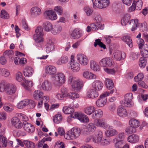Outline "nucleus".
Returning a JSON list of instances; mask_svg holds the SVG:
<instances>
[{
	"label": "nucleus",
	"instance_id": "nucleus-1",
	"mask_svg": "<svg viewBox=\"0 0 148 148\" xmlns=\"http://www.w3.org/2000/svg\"><path fill=\"white\" fill-rule=\"evenodd\" d=\"M69 82L71 84L72 88L75 91L79 90L83 87V82L79 79L76 80L74 78H70Z\"/></svg>",
	"mask_w": 148,
	"mask_h": 148
},
{
	"label": "nucleus",
	"instance_id": "nucleus-2",
	"mask_svg": "<svg viewBox=\"0 0 148 148\" xmlns=\"http://www.w3.org/2000/svg\"><path fill=\"white\" fill-rule=\"evenodd\" d=\"M80 130L77 128H74L72 129L71 131H68L66 134L67 136L66 138H70L73 139L78 137L80 135Z\"/></svg>",
	"mask_w": 148,
	"mask_h": 148
},
{
	"label": "nucleus",
	"instance_id": "nucleus-3",
	"mask_svg": "<svg viewBox=\"0 0 148 148\" xmlns=\"http://www.w3.org/2000/svg\"><path fill=\"white\" fill-rule=\"evenodd\" d=\"M110 4L109 0H95L93 5L96 7L101 9L106 8Z\"/></svg>",
	"mask_w": 148,
	"mask_h": 148
},
{
	"label": "nucleus",
	"instance_id": "nucleus-4",
	"mask_svg": "<svg viewBox=\"0 0 148 148\" xmlns=\"http://www.w3.org/2000/svg\"><path fill=\"white\" fill-rule=\"evenodd\" d=\"M109 95V93L108 92H105L100 96V98L98 100L96 104L97 106L99 107H102L104 106L106 103V99L105 98Z\"/></svg>",
	"mask_w": 148,
	"mask_h": 148
},
{
	"label": "nucleus",
	"instance_id": "nucleus-5",
	"mask_svg": "<svg viewBox=\"0 0 148 148\" xmlns=\"http://www.w3.org/2000/svg\"><path fill=\"white\" fill-rule=\"evenodd\" d=\"M73 115L74 116H73V118H77L81 122H87L89 121L88 117L81 113L76 112L73 113Z\"/></svg>",
	"mask_w": 148,
	"mask_h": 148
},
{
	"label": "nucleus",
	"instance_id": "nucleus-6",
	"mask_svg": "<svg viewBox=\"0 0 148 148\" xmlns=\"http://www.w3.org/2000/svg\"><path fill=\"white\" fill-rule=\"evenodd\" d=\"M132 94L131 93H127L125 95L124 101V103L125 106L130 107L132 106L133 103L132 100Z\"/></svg>",
	"mask_w": 148,
	"mask_h": 148
},
{
	"label": "nucleus",
	"instance_id": "nucleus-7",
	"mask_svg": "<svg viewBox=\"0 0 148 148\" xmlns=\"http://www.w3.org/2000/svg\"><path fill=\"white\" fill-rule=\"evenodd\" d=\"M77 58L78 61L82 65H86L88 63L87 57L83 54H78L77 56Z\"/></svg>",
	"mask_w": 148,
	"mask_h": 148
},
{
	"label": "nucleus",
	"instance_id": "nucleus-8",
	"mask_svg": "<svg viewBox=\"0 0 148 148\" xmlns=\"http://www.w3.org/2000/svg\"><path fill=\"white\" fill-rule=\"evenodd\" d=\"M29 104H32V108H34L35 106V103L34 101L32 100L30 101L28 99H25L19 102L18 105V108L21 109Z\"/></svg>",
	"mask_w": 148,
	"mask_h": 148
},
{
	"label": "nucleus",
	"instance_id": "nucleus-9",
	"mask_svg": "<svg viewBox=\"0 0 148 148\" xmlns=\"http://www.w3.org/2000/svg\"><path fill=\"white\" fill-rule=\"evenodd\" d=\"M113 63V60L110 58H103L99 62L100 64L103 66H110L112 65Z\"/></svg>",
	"mask_w": 148,
	"mask_h": 148
},
{
	"label": "nucleus",
	"instance_id": "nucleus-10",
	"mask_svg": "<svg viewBox=\"0 0 148 148\" xmlns=\"http://www.w3.org/2000/svg\"><path fill=\"white\" fill-rule=\"evenodd\" d=\"M23 128L25 130L29 133H33L35 130V128L33 125L27 122H23Z\"/></svg>",
	"mask_w": 148,
	"mask_h": 148
},
{
	"label": "nucleus",
	"instance_id": "nucleus-11",
	"mask_svg": "<svg viewBox=\"0 0 148 148\" xmlns=\"http://www.w3.org/2000/svg\"><path fill=\"white\" fill-rule=\"evenodd\" d=\"M43 93L40 90L35 91L33 94L34 97L37 100H39L40 98L42 97V99L44 100L45 99L47 101L49 100V98L47 96L43 97Z\"/></svg>",
	"mask_w": 148,
	"mask_h": 148
},
{
	"label": "nucleus",
	"instance_id": "nucleus-12",
	"mask_svg": "<svg viewBox=\"0 0 148 148\" xmlns=\"http://www.w3.org/2000/svg\"><path fill=\"white\" fill-rule=\"evenodd\" d=\"M12 125L17 129L21 128L22 127V124L20 119L16 117H14L11 119Z\"/></svg>",
	"mask_w": 148,
	"mask_h": 148
},
{
	"label": "nucleus",
	"instance_id": "nucleus-13",
	"mask_svg": "<svg viewBox=\"0 0 148 148\" xmlns=\"http://www.w3.org/2000/svg\"><path fill=\"white\" fill-rule=\"evenodd\" d=\"M44 15L48 18L53 20L56 19L57 16L56 13L52 10H47L44 13Z\"/></svg>",
	"mask_w": 148,
	"mask_h": 148
},
{
	"label": "nucleus",
	"instance_id": "nucleus-14",
	"mask_svg": "<svg viewBox=\"0 0 148 148\" xmlns=\"http://www.w3.org/2000/svg\"><path fill=\"white\" fill-rule=\"evenodd\" d=\"M41 88L44 90L49 91L52 88V85L51 83L48 80H45L42 84Z\"/></svg>",
	"mask_w": 148,
	"mask_h": 148
},
{
	"label": "nucleus",
	"instance_id": "nucleus-15",
	"mask_svg": "<svg viewBox=\"0 0 148 148\" xmlns=\"http://www.w3.org/2000/svg\"><path fill=\"white\" fill-rule=\"evenodd\" d=\"M55 80L58 83H64L65 81V78L64 75L62 73H58L55 76Z\"/></svg>",
	"mask_w": 148,
	"mask_h": 148
},
{
	"label": "nucleus",
	"instance_id": "nucleus-16",
	"mask_svg": "<svg viewBox=\"0 0 148 148\" xmlns=\"http://www.w3.org/2000/svg\"><path fill=\"white\" fill-rule=\"evenodd\" d=\"M102 137V133L100 130H97L95 133V136L93 138V141L96 143H100Z\"/></svg>",
	"mask_w": 148,
	"mask_h": 148
},
{
	"label": "nucleus",
	"instance_id": "nucleus-17",
	"mask_svg": "<svg viewBox=\"0 0 148 148\" xmlns=\"http://www.w3.org/2000/svg\"><path fill=\"white\" fill-rule=\"evenodd\" d=\"M117 114L121 117L126 116L127 113L126 109L122 106H119L117 109Z\"/></svg>",
	"mask_w": 148,
	"mask_h": 148
},
{
	"label": "nucleus",
	"instance_id": "nucleus-18",
	"mask_svg": "<svg viewBox=\"0 0 148 148\" xmlns=\"http://www.w3.org/2000/svg\"><path fill=\"white\" fill-rule=\"evenodd\" d=\"M112 57L114 60L119 61L121 60L124 58L122 57L121 52L118 50L116 51L113 53Z\"/></svg>",
	"mask_w": 148,
	"mask_h": 148
},
{
	"label": "nucleus",
	"instance_id": "nucleus-19",
	"mask_svg": "<svg viewBox=\"0 0 148 148\" xmlns=\"http://www.w3.org/2000/svg\"><path fill=\"white\" fill-rule=\"evenodd\" d=\"M103 84L100 81L97 80L95 81L92 84V87L96 90H99L102 89Z\"/></svg>",
	"mask_w": 148,
	"mask_h": 148
},
{
	"label": "nucleus",
	"instance_id": "nucleus-20",
	"mask_svg": "<svg viewBox=\"0 0 148 148\" xmlns=\"http://www.w3.org/2000/svg\"><path fill=\"white\" fill-rule=\"evenodd\" d=\"M102 115L103 112L101 110L99 109L95 110L93 112L92 117L93 119H95L96 120H97L101 117Z\"/></svg>",
	"mask_w": 148,
	"mask_h": 148
},
{
	"label": "nucleus",
	"instance_id": "nucleus-21",
	"mask_svg": "<svg viewBox=\"0 0 148 148\" xmlns=\"http://www.w3.org/2000/svg\"><path fill=\"white\" fill-rule=\"evenodd\" d=\"M122 40L124 42L130 47H132L133 46L132 40L129 36H124L121 38Z\"/></svg>",
	"mask_w": 148,
	"mask_h": 148
},
{
	"label": "nucleus",
	"instance_id": "nucleus-22",
	"mask_svg": "<svg viewBox=\"0 0 148 148\" xmlns=\"http://www.w3.org/2000/svg\"><path fill=\"white\" fill-rule=\"evenodd\" d=\"M23 72L25 76L29 77L32 75L34 71L31 67H27L24 69Z\"/></svg>",
	"mask_w": 148,
	"mask_h": 148
},
{
	"label": "nucleus",
	"instance_id": "nucleus-23",
	"mask_svg": "<svg viewBox=\"0 0 148 148\" xmlns=\"http://www.w3.org/2000/svg\"><path fill=\"white\" fill-rule=\"evenodd\" d=\"M83 75L84 78L89 79H95L96 78L95 75L88 71L84 72L83 73Z\"/></svg>",
	"mask_w": 148,
	"mask_h": 148
},
{
	"label": "nucleus",
	"instance_id": "nucleus-24",
	"mask_svg": "<svg viewBox=\"0 0 148 148\" xmlns=\"http://www.w3.org/2000/svg\"><path fill=\"white\" fill-rule=\"evenodd\" d=\"M96 127L95 125L92 123H89L87 126L86 128L85 131L87 132L86 134H88L90 132H93L96 129Z\"/></svg>",
	"mask_w": 148,
	"mask_h": 148
},
{
	"label": "nucleus",
	"instance_id": "nucleus-25",
	"mask_svg": "<svg viewBox=\"0 0 148 148\" xmlns=\"http://www.w3.org/2000/svg\"><path fill=\"white\" fill-rule=\"evenodd\" d=\"M16 91V88L15 86L13 85L9 86L8 85L5 91L8 95H12Z\"/></svg>",
	"mask_w": 148,
	"mask_h": 148
},
{
	"label": "nucleus",
	"instance_id": "nucleus-26",
	"mask_svg": "<svg viewBox=\"0 0 148 148\" xmlns=\"http://www.w3.org/2000/svg\"><path fill=\"white\" fill-rule=\"evenodd\" d=\"M90 67L91 69L94 71H98L100 70L99 66L94 61H90Z\"/></svg>",
	"mask_w": 148,
	"mask_h": 148
},
{
	"label": "nucleus",
	"instance_id": "nucleus-27",
	"mask_svg": "<svg viewBox=\"0 0 148 148\" xmlns=\"http://www.w3.org/2000/svg\"><path fill=\"white\" fill-rule=\"evenodd\" d=\"M87 95L89 98L93 99L97 97L98 96V94L95 90L92 89L88 92Z\"/></svg>",
	"mask_w": 148,
	"mask_h": 148
},
{
	"label": "nucleus",
	"instance_id": "nucleus-28",
	"mask_svg": "<svg viewBox=\"0 0 148 148\" xmlns=\"http://www.w3.org/2000/svg\"><path fill=\"white\" fill-rule=\"evenodd\" d=\"M139 139V137L137 135L133 134L128 137L127 140L130 143H135L138 141Z\"/></svg>",
	"mask_w": 148,
	"mask_h": 148
},
{
	"label": "nucleus",
	"instance_id": "nucleus-29",
	"mask_svg": "<svg viewBox=\"0 0 148 148\" xmlns=\"http://www.w3.org/2000/svg\"><path fill=\"white\" fill-rule=\"evenodd\" d=\"M129 123L130 126H132L135 128L138 127L140 125L139 122L138 120L134 119L130 120L129 121Z\"/></svg>",
	"mask_w": 148,
	"mask_h": 148
},
{
	"label": "nucleus",
	"instance_id": "nucleus-30",
	"mask_svg": "<svg viewBox=\"0 0 148 148\" xmlns=\"http://www.w3.org/2000/svg\"><path fill=\"white\" fill-rule=\"evenodd\" d=\"M44 29L47 32H49L52 30L53 25L52 24L48 21L45 22L43 23V25Z\"/></svg>",
	"mask_w": 148,
	"mask_h": 148
},
{
	"label": "nucleus",
	"instance_id": "nucleus-31",
	"mask_svg": "<svg viewBox=\"0 0 148 148\" xmlns=\"http://www.w3.org/2000/svg\"><path fill=\"white\" fill-rule=\"evenodd\" d=\"M46 72L48 74L53 75L56 73V68L52 66H49L46 68Z\"/></svg>",
	"mask_w": 148,
	"mask_h": 148
},
{
	"label": "nucleus",
	"instance_id": "nucleus-32",
	"mask_svg": "<svg viewBox=\"0 0 148 148\" xmlns=\"http://www.w3.org/2000/svg\"><path fill=\"white\" fill-rule=\"evenodd\" d=\"M31 14L34 16H36L41 14V10L38 8L35 7L31 9Z\"/></svg>",
	"mask_w": 148,
	"mask_h": 148
},
{
	"label": "nucleus",
	"instance_id": "nucleus-33",
	"mask_svg": "<svg viewBox=\"0 0 148 148\" xmlns=\"http://www.w3.org/2000/svg\"><path fill=\"white\" fill-rule=\"evenodd\" d=\"M130 16L129 14L125 15L121 21V23L123 26H125L129 22L130 18Z\"/></svg>",
	"mask_w": 148,
	"mask_h": 148
},
{
	"label": "nucleus",
	"instance_id": "nucleus-34",
	"mask_svg": "<svg viewBox=\"0 0 148 148\" xmlns=\"http://www.w3.org/2000/svg\"><path fill=\"white\" fill-rule=\"evenodd\" d=\"M129 24L132 27L131 30L132 31H134L138 26V21L137 19H132L130 21Z\"/></svg>",
	"mask_w": 148,
	"mask_h": 148
},
{
	"label": "nucleus",
	"instance_id": "nucleus-35",
	"mask_svg": "<svg viewBox=\"0 0 148 148\" xmlns=\"http://www.w3.org/2000/svg\"><path fill=\"white\" fill-rule=\"evenodd\" d=\"M141 54L143 58L148 57V46L147 45H144V47L141 51Z\"/></svg>",
	"mask_w": 148,
	"mask_h": 148
},
{
	"label": "nucleus",
	"instance_id": "nucleus-36",
	"mask_svg": "<svg viewBox=\"0 0 148 148\" xmlns=\"http://www.w3.org/2000/svg\"><path fill=\"white\" fill-rule=\"evenodd\" d=\"M105 84L107 88L109 90L112 89L114 86L113 81L108 78L106 79Z\"/></svg>",
	"mask_w": 148,
	"mask_h": 148
},
{
	"label": "nucleus",
	"instance_id": "nucleus-37",
	"mask_svg": "<svg viewBox=\"0 0 148 148\" xmlns=\"http://www.w3.org/2000/svg\"><path fill=\"white\" fill-rule=\"evenodd\" d=\"M70 65L71 69L73 71L76 72L79 70L80 65L77 62L70 63Z\"/></svg>",
	"mask_w": 148,
	"mask_h": 148
},
{
	"label": "nucleus",
	"instance_id": "nucleus-38",
	"mask_svg": "<svg viewBox=\"0 0 148 148\" xmlns=\"http://www.w3.org/2000/svg\"><path fill=\"white\" fill-rule=\"evenodd\" d=\"M54 45L51 41H49L47 44L46 47V51L47 53H49L54 49Z\"/></svg>",
	"mask_w": 148,
	"mask_h": 148
},
{
	"label": "nucleus",
	"instance_id": "nucleus-39",
	"mask_svg": "<svg viewBox=\"0 0 148 148\" xmlns=\"http://www.w3.org/2000/svg\"><path fill=\"white\" fill-rule=\"evenodd\" d=\"M95 110V108L94 107L91 106L86 108L84 111L86 114L90 115L92 113L93 114Z\"/></svg>",
	"mask_w": 148,
	"mask_h": 148
},
{
	"label": "nucleus",
	"instance_id": "nucleus-40",
	"mask_svg": "<svg viewBox=\"0 0 148 148\" xmlns=\"http://www.w3.org/2000/svg\"><path fill=\"white\" fill-rule=\"evenodd\" d=\"M8 84H7L6 81L2 80L0 82V92H3L5 91Z\"/></svg>",
	"mask_w": 148,
	"mask_h": 148
},
{
	"label": "nucleus",
	"instance_id": "nucleus-41",
	"mask_svg": "<svg viewBox=\"0 0 148 148\" xmlns=\"http://www.w3.org/2000/svg\"><path fill=\"white\" fill-rule=\"evenodd\" d=\"M62 28L58 24L55 25L52 29V33L53 34H56L60 33L61 31Z\"/></svg>",
	"mask_w": 148,
	"mask_h": 148
},
{
	"label": "nucleus",
	"instance_id": "nucleus-42",
	"mask_svg": "<svg viewBox=\"0 0 148 148\" xmlns=\"http://www.w3.org/2000/svg\"><path fill=\"white\" fill-rule=\"evenodd\" d=\"M101 39H99L95 40L94 43V46L96 47L97 45L101 48H103L104 49H105L106 48V45L101 42Z\"/></svg>",
	"mask_w": 148,
	"mask_h": 148
},
{
	"label": "nucleus",
	"instance_id": "nucleus-43",
	"mask_svg": "<svg viewBox=\"0 0 148 148\" xmlns=\"http://www.w3.org/2000/svg\"><path fill=\"white\" fill-rule=\"evenodd\" d=\"M97 125L103 127H106L107 125L104 120L102 119L95 120Z\"/></svg>",
	"mask_w": 148,
	"mask_h": 148
},
{
	"label": "nucleus",
	"instance_id": "nucleus-44",
	"mask_svg": "<svg viewBox=\"0 0 148 148\" xmlns=\"http://www.w3.org/2000/svg\"><path fill=\"white\" fill-rule=\"evenodd\" d=\"M71 35L74 39H77L81 36L79 32L76 29H74Z\"/></svg>",
	"mask_w": 148,
	"mask_h": 148
},
{
	"label": "nucleus",
	"instance_id": "nucleus-45",
	"mask_svg": "<svg viewBox=\"0 0 148 148\" xmlns=\"http://www.w3.org/2000/svg\"><path fill=\"white\" fill-rule=\"evenodd\" d=\"M43 34H36L34 36V38L35 41L37 43H39L43 41L42 36Z\"/></svg>",
	"mask_w": 148,
	"mask_h": 148
},
{
	"label": "nucleus",
	"instance_id": "nucleus-46",
	"mask_svg": "<svg viewBox=\"0 0 148 148\" xmlns=\"http://www.w3.org/2000/svg\"><path fill=\"white\" fill-rule=\"evenodd\" d=\"M63 111L66 114H71L74 112V109L72 108L65 106L63 107Z\"/></svg>",
	"mask_w": 148,
	"mask_h": 148
},
{
	"label": "nucleus",
	"instance_id": "nucleus-47",
	"mask_svg": "<svg viewBox=\"0 0 148 148\" xmlns=\"http://www.w3.org/2000/svg\"><path fill=\"white\" fill-rule=\"evenodd\" d=\"M106 135L108 136H112L117 135L118 132L116 130L113 129L106 131Z\"/></svg>",
	"mask_w": 148,
	"mask_h": 148
},
{
	"label": "nucleus",
	"instance_id": "nucleus-48",
	"mask_svg": "<svg viewBox=\"0 0 148 148\" xmlns=\"http://www.w3.org/2000/svg\"><path fill=\"white\" fill-rule=\"evenodd\" d=\"M147 62L146 58L141 57L139 59V65L140 67L144 68Z\"/></svg>",
	"mask_w": 148,
	"mask_h": 148
},
{
	"label": "nucleus",
	"instance_id": "nucleus-49",
	"mask_svg": "<svg viewBox=\"0 0 148 148\" xmlns=\"http://www.w3.org/2000/svg\"><path fill=\"white\" fill-rule=\"evenodd\" d=\"M7 144V141L6 138L3 136L0 135V147H1V145L3 147H5Z\"/></svg>",
	"mask_w": 148,
	"mask_h": 148
},
{
	"label": "nucleus",
	"instance_id": "nucleus-50",
	"mask_svg": "<svg viewBox=\"0 0 148 148\" xmlns=\"http://www.w3.org/2000/svg\"><path fill=\"white\" fill-rule=\"evenodd\" d=\"M62 119V115L60 114H56L53 118L54 122L56 123H60Z\"/></svg>",
	"mask_w": 148,
	"mask_h": 148
},
{
	"label": "nucleus",
	"instance_id": "nucleus-51",
	"mask_svg": "<svg viewBox=\"0 0 148 148\" xmlns=\"http://www.w3.org/2000/svg\"><path fill=\"white\" fill-rule=\"evenodd\" d=\"M24 144L25 145L29 148H34L35 147V144L32 142L27 140L25 141Z\"/></svg>",
	"mask_w": 148,
	"mask_h": 148
},
{
	"label": "nucleus",
	"instance_id": "nucleus-52",
	"mask_svg": "<svg viewBox=\"0 0 148 148\" xmlns=\"http://www.w3.org/2000/svg\"><path fill=\"white\" fill-rule=\"evenodd\" d=\"M125 131L127 133L131 134L135 132L136 131V130L134 127L130 126V127H127Z\"/></svg>",
	"mask_w": 148,
	"mask_h": 148
},
{
	"label": "nucleus",
	"instance_id": "nucleus-53",
	"mask_svg": "<svg viewBox=\"0 0 148 148\" xmlns=\"http://www.w3.org/2000/svg\"><path fill=\"white\" fill-rule=\"evenodd\" d=\"M84 10L88 16L91 15L93 11V10L91 8L88 6L85 7Z\"/></svg>",
	"mask_w": 148,
	"mask_h": 148
},
{
	"label": "nucleus",
	"instance_id": "nucleus-54",
	"mask_svg": "<svg viewBox=\"0 0 148 148\" xmlns=\"http://www.w3.org/2000/svg\"><path fill=\"white\" fill-rule=\"evenodd\" d=\"M0 17L1 18L9 19V16L7 12L4 10H2L1 12Z\"/></svg>",
	"mask_w": 148,
	"mask_h": 148
},
{
	"label": "nucleus",
	"instance_id": "nucleus-55",
	"mask_svg": "<svg viewBox=\"0 0 148 148\" xmlns=\"http://www.w3.org/2000/svg\"><path fill=\"white\" fill-rule=\"evenodd\" d=\"M68 58L66 56H63L62 57L60 60H59L57 62V63L59 64H61L68 62Z\"/></svg>",
	"mask_w": 148,
	"mask_h": 148
},
{
	"label": "nucleus",
	"instance_id": "nucleus-56",
	"mask_svg": "<svg viewBox=\"0 0 148 148\" xmlns=\"http://www.w3.org/2000/svg\"><path fill=\"white\" fill-rule=\"evenodd\" d=\"M116 142L115 143V147L116 148H122L124 145L123 140H116Z\"/></svg>",
	"mask_w": 148,
	"mask_h": 148
},
{
	"label": "nucleus",
	"instance_id": "nucleus-57",
	"mask_svg": "<svg viewBox=\"0 0 148 148\" xmlns=\"http://www.w3.org/2000/svg\"><path fill=\"white\" fill-rule=\"evenodd\" d=\"M67 96L71 99L78 98L79 97V94L76 92H71L67 94Z\"/></svg>",
	"mask_w": 148,
	"mask_h": 148
},
{
	"label": "nucleus",
	"instance_id": "nucleus-58",
	"mask_svg": "<svg viewBox=\"0 0 148 148\" xmlns=\"http://www.w3.org/2000/svg\"><path fill=\"white\" fill-rule=\"evenodd\" d=\"M14 54L13 51L12 50H6L3 53V56H7L9 58H12V55Z\"/></svg>",
	"mask_w": 148,
	"mask_h": 148
},
{
	"label": "nucleus",
	"instance_id": "nucleus-59",
	"mask_svg": "<svg viewBox=\"0 0 148 148\" xmlns=\"http://www.w3.org/2000/svg\"><path fill=\"white\" fill-rule=\"evenodd\" d=\"M25 86H24L25 88L27 90H28L29 87H32L33 85V83L32 82L29 81L27 80H25Z\"/></svg>",
	"mask_w": 148,
	"mask_h": 148
},
{
	"label": "nucleus",
	"instance_id": "nucleus-60",
	"mask_svg": "<svg viewBox=\"0 0 148 148\" xmlns=\"http://www.w3.org/2000/svg\"><path fill=\"white\" fill-rule=\"evenodd\" d=\"M104 71L108 74L110 75H114L115 73V70L114 69H110L106 68L104 69Z\"/></svg>",
	"mask_w": 148,
	"mask_h": 148
},
{
	"label": "nucleus",
	"instance_id": "nucleus-61",
	"mask_svg": "<svg viewBox=\"0 0 148 148\" xmlns=\"http://www.w3.org/2000/svg\"><path fill=\"white\" fill-rule=\"evenodd\" d=\"M16 80L19 82L21 81L23 79V76L21 72H18L16 75Z\"/></svg>",
	"mask_w": 148,
	"mask_h": 148
},
{
	"label": "nucleus",
	"instance_id": "nucleus-62",
	"mask_svg": "<svg viewBox=\"0 0 148 148\" xmlns=\"http://www.w3.org/2000/svg\"><path fill=\"white\" fill-rule=\"evenodd\" d=\"M143 75L142 73H140L134 77V79L135 81L138 82L139 81L141 80L143 78Z\"/></svg>",
	"mask_w": 148,
	"mask_h": 148
},
{
	"label": "nucleus",
	"instance_id": "nucleus-63",
	"mask_svg": "<svg viewBox=\"0 0 148 148\" xmlns=\"http://www.w3.org/2000/svg\"><path fill=\"white\" fill-rule=\"evenodd\" d=\"M1 72L3 75L5 77L8 76L10 74L9 71L5 69H2L1 70Z\"/></svg>",
	"mask_w": 148,
	"mask_h": 148
},
{
	"label": "nucleus",
	"instance_id": "nucleus-64",
	"mask_svg": "<svg viewBox=\"0 0 148 148\" xmlns=\"http://www.w3.org/2000/svg\"><path fill=\"white\" fill-rule=\"evenodd\" d=\"M36 34H44L43 33V28L41 26H38L35 30Z\"/></svg>",
	"mask_w": 148,
	"mask_h": 148
}]
</instances>
